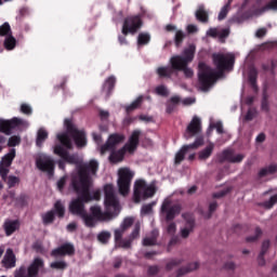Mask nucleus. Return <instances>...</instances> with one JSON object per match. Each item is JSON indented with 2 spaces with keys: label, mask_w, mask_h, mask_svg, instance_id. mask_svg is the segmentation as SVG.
Masks as SVG:
<instances>
[{
  "label": "nucleus",
  "mask_w": 277,
  "mask_h": 277,
  "mask_svg": "<svg viewBox=\"0 0 277 277\" xmlns=\"http://www.w3.org/2000/svg\"><path fill=\"white\" fill-rule=\"evenodd\" d=\"M196 55V45H189L183 51V55H174L170 58V66H162L157 68V75L160 79H172V75L183 72L186 79L194 77V69L189 64L194 62Z\"/></svg>",
  "instance_id": "nucleus-1"
},
{
  "label": "nucleus",
  "mask_w": 277,
  "mask_h": 277,
  "mask_svg": "<svg viewBox=\"0 0 277 277\" xmlns=\"http://www.w3.org/2000/svg\"><path fill=\"white\" fill-rule=\"evenodd\" d=\"M56 138L60 144L54 145L53 153L62 159L57 161L60 170H66V163L77 166L79 158L77 155L68 153V150H72V138H70V135L68 133H58Z\"/></svg>",
  "instance_id": "nucleus-2"
},
{
  "label": "nucleus",
  "mask_w": 277,
  "mask_h": 277,
  "mask_svg": "<svg viewBox=\"0 0 277 277\" xmlns=\"http://www.w3.org/2000/svg\"><path fill=\"white\" fill-rule=\"evenodd\" d=\"M98 172V161L92 159L89 162L83 163L78 169V174L72 175L71 177V185H79L80 187H87L90 189L92 186V180L90 177V174L92 176H96V173Z\"/></svg>",
  "instance_id": "nucleus-3"
},
{
  "label": "nucleus",
  "mask_w": 277,
  "mask_h": 277,
  "mask_svg": "<svg viewBox=\"0 0 277 277\" xmlns=\"http://www.w3.org/2000/svg\"><path fill=\"white\" fill-rule=\"evenodd\" d=\"M74 192H76L78 198L71 200L69 203V211L72 215H81L87 212L85 211V203L92 202V193L90 188L84 186H79L77 184H71Z\"/></svg>",
  "instance_id": "nucleus-4"
},
{
  "label": "nucleus",
  "mask_w": 277,
  "mask_h": 277,
  "mask_svg": "<svg viewBox=\"0 0 277 277\" xmlns=\"http://www.w3.org/2000/svg\"><path fill=\"white\" fill-rule=\"evenodd\" d=\"M90 212L91 214H89L87 211L80 215L88 228H94L96 226V220L98 222H109L114 220V214H111V212H103L98 206H92L90 208Z\"/></svg>",
  "instance_id": "nucleus-5"
},
{
  "label": "nucleus",
  "mask_w": 277,
  "mask_h": 277,
  "mask_svg": "<svg viewBox=\"0 0 277 277\" xmlns=\"http://www.w3.org/2000/svg\"><path fill=\"white\" fill-rule=\"evenodd\" d=\"M217 80V74L213 68L209 67L206 63L198 65V81L202 92H208L209 88Z\"/></svg>",
  "instance_id": "nucleus-6"
},
{
  "label": "nucleus",
  "mask_w": 277,
  "mask_h": 277,
  "mask_svg": "<svg viewBox=\"0 0 277 277\" xmlns=\"http://www.w3.org/2000/svg\"><path fill=\"white\" fill-rule=\"evenodd\" d=\"M104 195H105L104 205L106 207V213H111L113 220H114V217H118V214L120 213V202L116 197V190H114V184H106L104 186Z\"/></svg>",
  "instance_id": "nucleus-7"
},
{
  "label": "nucleus",
  "mask_w": 277,
  "mask_h": 277,
  "mask_svg": "<svg viewBox=\"0 0 277 277\" xmlns=\"http://www.w3.org/2000/svg\"><path fill=\"white\" fill-rule=\"evenodd\" d=\"M133 176H135V173H133L129 168H121L118 170L117 185L121 196H129Z\"/></svg>",
  "instance_id": "nucleus-8"
},
{
  "label": "nucleus",
  "mask_w": 277,
  "mask_h": 277,
  "mask_svg": "<svg viewBox=\"0 0 277 277\" xmlns=\"http://www.w3.org/2000/svg\"><path fill=\"white\" fill-rule=\"evenodd\" d=\"M155 186L146 184L144 180H136L134 183V202H141L142 198L146 200V198H153L156 194Z\"/></svg>",
  "instance_id": "nucleus-9"
},
{
  "label": "nucleus",
  "mask_w": 277,
  "mask_h": 277,
  "mask_svg": "<svg viewBox=\"0 0 277 277\" xmlns=\"http://www.w3.org/2000/svg\"><path fill=\"white\" fill-rule=\"evenodd\" d=\"M212 62L216 70H219V72L223 75L224 70L233 69V66L235 64V56L224 53H213Z\"/></svg>",
  "instance_id": "nucleus-10"
},
{
  "label": "nucleus",
  "mask_w": 277,
  "mask_h": 277,
  "mask_svg": "<svg viewBox=\"0 0 277 277\" xmlns=\"http://www.w3.org/2000/svg\"><path fill=\"white\" fill-rule=\"evenodd\" d=\"M65 127L67 129V135H70L72 140L75 141V144L78 148H83L85 144H88V141L85 138V132L83 130H78L77 127L72 123V120L65 119Z\"/></svg>",
  "instance_id": "nucleus-11"
},
{
  "label": "nucleus",
  "mask_w": 277,
  "mask_h": 277,
  "mask_svg": "<svg viewBox=\"0 0 277 277\" xmlns=\"http://www.w3.org/2000/svg\"><path fill=\"white\" fill-rule=\"evenodd\" d=\"M142 25H144V22L142 21V16L140 15L128 16L123 21L121 34H123V36H129V34L134 36V34H137V31L142 29Z\"/></svg>",
  "instance_id": "nucleus-12"
},
{
  "label": "nucleus",
  "mask_w": 277,
  "mask_h": 277,
  "mask_svg": "<svg viewBox=\"0 0 277 277\" xmlns=\"http://www.w3.org/2000/svg\"><path fill=\"white\" fill-rule=\"evenodd\" d=\"M25 127H27V121L17 117L10 120L0 119V133H4V135H12L14 129H25Z\"/></svg>",
  "instance_id": "nucleus-13"
},
{
  "label": "nucleus",
  "mask_w": 277,
  "mask_h": 277,
  "mask_svg": "<svg viewBox=\"0 0 277 277\" xmlns=\"http://www.w3.org/2000/svg\"><path fill=\"white\" fill-rule=\"evenodd\" d=\"M205 144V138L202 136H198L193 144L183 145L182 148L175 154L174 163L176 166L183 163L185 161V155L189 153V150H196V148H200Z\"/></svg>",
  "instance_id": "nucleus-14"
},
{
  "label": "nucleus",
  "mask_w": 277,
  "mask_h": 277,
  "mask_svg": "<svg viewBox=\"0 0 277 277\" xmlns=\"http://www.w3.org/2000/svg\"><path fill=\"white\" fill-rule=\"evenodd\" d=\"M36 167L41 172H47L48 176L55 174V160L51 156H40L36 159Z\"/></svg>",
  "instance_id": "nucleus-15"
},
{
  "label": "nucleus",
  "mask_w": 277,
  "mask_h": 277,
  "mask_svg": "<svg viewBox=\"0 0 277 277\" xmlns=\"http://www.w3.org/2000/svg\"><path fill=\"white\" fill-rule=\"evenodd\" d=\"M182 207L179 203L172 206V201L164 200L161 206V213L166 214V222H172L176 215H181Z\"/></svg>",
  "instance_id": "nucleus-16"
},
{
  "label": "nucleus",
  "mask_w": 277,
  "mask_h": 277,
  "mask_svg": "<svg viewBox=\"0 0 277 277\" xmlns=\"http://www.w3.org/2000/svg\"><path fill=\"white\" fill-rule=\"evenodd\" d=\"M122 142H124V134H110L106 143L101 146V155H105V153L116 149V146H118V144H122Z\"/></svg>",
  "instance_id": "nucleus-17"
},
{
  "label": "nucleus",
  "mask_w": 277,
  "mask_h": 277,
  "mask_svg": "<svg viewBox=\"0 0 277 277\" xmlns=\"http://www.w3.org/2000/svg\"><path fill=\"white\" fill-rule=\"evenodd\" d=\"M250 3H254L251 12L255 16H261V14H265V12H269V10H277V0H271L266 5L262 8H261V4H258L256 1L254 0L248 3H246V0H245L242 8H246V5H250Z\"/></svg>",
  "instance_id": "nucleus-18"
},
{
  "label": "nucleus",
  "mask_w": 277,
  "mask_h": 277,
  "mask_svg": "<svg viewBox=\"0 0 277 277\" xmlns=\"http://www.w3.org/2000/svg\"><path fill=\"white\" fill-rule=\"evenodd\" d=\"M243 159H246L243 154L235 156V151L233 149H225L219 155L220 163H224V161H228L229 163H241Z\"/></svg>",
  "instance_id": "nucleus-19"
},
{
  "label": "nucleus",
  "mask_w": 277,
  "mask_h": 277,
  "mask_svg": "<svg viewBox=\"0 0 277 277\" xmlns=\"http://www.w3.org/2000/svg\"><path fill=\"white\" fill-rule=\"evenodd\" d=\"M140 238V223H135L132 233L129 235L128 238L119 240L116 243V248H123L124 250L131 249V246L135 239Z\"/></svg>",
  "instance_id": "nucleus-20"
},
{
  "label": "nucleus",
  "mask_w": 277,
  "mask_h": 277,
  "mask_svg": "<svg viewBox=\"0 0 277 277\" xmlns=\"http://www.w3.org/2000/svg\"><path fill=\"white\" fill-rule=\"evenodd\" d=\"M74 254L75 245L70 242H65L51 252V256H74Z\"/></svg>",
  "instance_id": "nucleus-21"
},
{
  "label": "nucleus",
  "mask_w": 277,
  "mask_h": 277,
  "mask_svg": "<svg viewBox=\"0 0 277 277\" xmlns=\"http://www.w3.org/2000/svg\"><path fill=\"white\" fill-rule=\"evenodd\" d=\"M185 220V226L181 229V237L182 239H187L190 233H194V228H196V220L194 216L189 214L182 215Z\"/></svg>",
  "instance_id": "nucleus-22"
},
{
  "label": "nucleus",
  "mask_w": 277,
  "mask_h": 277,
  "mask_svg": "<svg viewBox=\"0 0 277 277\" xmlns=\"http://www.w3.org/2000/svg\"><path fill=\"white\" fill-rule=\"evenodd\" d=\"M140 135H142V131L134 130L130 135L128 143L123 146L128 149L130 155H133V153L137 150V146H140Z\"/></svg>",
  "instance_id": "nucleus-23"
},
{
  "label": "nucleus",
  "mask_w": 277,
  "mask_h": 277,
  "mask_svg": "<svg viewBox=\"0 0 277 277\" xmlns=\"http://www.w3.org/2000/svg\"><path fill=\"white\" fill-rule=\"evenodd\" d=\"M44 268V260L41 258H35L34 261L27 267L28 277H38L40 269Z\"/></svg>",
  "instance_id": "nucleus-24"
},
{
  "label": "nucleus",
  "mask_w": 277,
  "mask_h": 277,
  "mask_svg": "<svg viewBox=\"0 0 277 277\" xmlns=\"http://www.w3.org/2000/svg\"><path fill=\"white\" fill-rule=\"evenodd\" d=\"M200 131H202V122L200 121V118L194 117L186 128L188 137H194V135H198Z\"/></svg>",
  "instance_id": "nucleus-25"
},
{
  "label": "nucleus",
  "mask_w": 277,
  "mask_h": 277,
  "mask_svg": "<svg viewBox=\"0 0 277 277\" xmlns=\"http://www.w3.org/2000/svg\"><path fill=\"white\" fill-rule=\"evenodd\" d=\"M108 151H110V155L108 157V161L110 163H120V161H124V155L129 153L124 146L118 150L109 149Z\"/></svg>",
  "instance_id": "nucleus-26"
},
{
  "label": "nucleus",
  "mask_w": 277,
  "mask_h": 277,
  "mask_svg": "<svg viewBox=\"0 0 277 277\" xmlns=\"http://www.w3.org/2000/svg\"><path fill=\"white\" fill-rule=\"evenodd\" d=\"M114 88H116V77L110 76L104 81L102 85V92L106 94V98H109V96H111Z\"/></svg>",
  "instance_id": "nucleus-27"
},
{
  "label": "nucleus",
  "mask_w": 277,
  "mask_h": 277,
  "mask_svg": "<svg viewBox=\"0 0 277 277\" xmlns=\"http://www.w3.org/2000/svg\"><path fill=\"white\" fill-rule=\"evenodd\" d=\"M2 265L8 269L16 267V255L14 254V250L6 249L4 258L2 259Z\"/></svg>",
  "instance_id": "nucleus-28"
},
{
  "label": "nucleus",
  "mask_w": 277,
  "mask_h": 277,
  "mask_svg": "<svg viewBox=\"0 0 277 277\" xmlns=\"http://www.w3.org/2000/svg\"><path fill=\"white\" fill-rule=\"evenodd\" d=\"M21 228V222L18 220H6L4 222V232L6 237H10L11 235H14L16 230Z\"/></svg>",
  "instance_id": "nucleus-29"
},
{
  "label": "nucleus",
  "mask_w": 277,
  "mask_h": 277,
  "mask_svg": "<svg viewBox=\"0 0 277 277\" xmlns=\"http://www.w3.org/2000/svg\"><path fill=\"white\" fill-rule=\"evenodd\" d=\"M16 159V149L11 148L10 151L4 155L0 161V166H4L5 168H10L12 166V162Z\"/></svg>",
  "instance_id": "nucleus-30"
},
{
  "label": "nucleus",
  "mask_w": 277,
  "mask_h": 277,
  "mask_svg": "<svg viewBox=\"0 0 277 277\" xmlns=\"http://www.w3.org/2000/svg\"><path fill=\"white\" fill-rule=\"evenodd\" d=\"M215 148V145L213 143H210L205 149L198 153V159L200 161H207L211 155H213V150Z\"/></svg>",
  "instance_id": "nucleus-31"
},
{
  "label": "nucleus",
  "mask_w": 277,
  "mask_h": 277,
  "mask_svg": "<svg viewBox=\"0 0 277 277\" xmlns=\"http://www.w3.org/2000/svg\"><path fill=\"white\" fill-rule=\"evenodd\" d=\"M49 140V132L44 130V128H41L37 132V138H36V144L40 148Z\"/></svg>",
  "instance_id": "nucleus-32"
},
{
  "label": "nucleus",
  "mask_w": 277,
  "mask_h": 277,
  "mask_svg": "<svg viewBox=\"0 0 277 277\" xmlns=\"http://www.w3.org/2000/svg\"><path fill=\"white\" fill-rule=\"evenodd\" d=\"M200 267V264L198 262L189 263L187 266L181 267L177 271V277L185 276V274H189V272H194V269H198Z\"/></svg>",
  "instance_id": "nucleus-33"
},
{
  "label": "nucleus",
  "mask_w": 277,
  "mask_h": 277,
  "mask_svg": "<svg viewBox=\"0 0 277 277\" xmlns=\"http://www.w3.org/2000/svg\"><path fill=\"white\" fill-rule=\"evenodd\" d=\"M195 16L199 23H209V13L205 10V6H199Z\"/></svg>",
  "instance_id": "nucleus-34"
},
{
  "label": "nucleus",
  "mask_w": 277,
  "mask_h": 277,
  "mask_svg": "<svg viewBox=\"0 0 277 277\" xmlns=\"http://www.w3.org/2000/svg\"><path fill=\"white\" fill-rule=\"evenodd\" d=\"M179 103H181V97L177 95L172 96L167 103V114H173Z\"/></svg>",
  "instance_id": "nucleus-35"
},
{
  "label": "nucleus",
  "mask_w": 277,
  "mask_h": 277,
  "mask_svg": "<svg viewBox=\"0 0 277 277\" xmlns=\"http://www.w3.org/2000/svg\"><path fill=\"white\" fill-rule=\"evenodd\" d=\"M277 172V166L276 164H269L266 168H262L259 173L258 176L259 179H263L265 176H267V174H276Z\"/></svg>",
  "instance_id": "nucleus-36"
},
{
  "label": "nucleus",
  "mask_w": 277,
  "mask_h": 277,
  "mask_svg": "<svg viewBox=\"0 0 277 277\" xmlns=\"http://www.w3.org/2000/svg\"><path fill=\"white\" fill-rule=\"evenodd\" d=\"M157 237H159V232L153 230L151 237H147V238L143 239V246H145V247L157 246Z\"/></svg>",
  "instance_id": "nucleus-37"
},
{
  "label": "nucleus",
  "mask_w": 277,
  "mask_h": 277,
  "mask_svg": "<svg viewBox=\"0 0 277 277\" xmlns=\"http://www.w3.org/2000/svg\"><path fill=\"white\" fill-rule=\"evenodd\" d=\"M3 183H5L9 187V189H12L13 187H16V185L21 184V177L16 175H9Z\"/></svg>",
  "instance_id": "nucleus-38"
},
{
  "label": "nucleus",
  "mask_w": 277,
  "mask_h": 277,
  "mask_svg": "<svg viewBox=\"0 0 277 277\" xmlns=\"http://www.w3.org/2000/svg\"><path fill=\"white\" fill-rule=\"evenodd\" d=\"M259 77V71H256V68H251L249 71V83L253 88V90H259L256 87V79Z\"/></svg>",
  "instance_id": "nucleus-39"
},
{
  "label": "nucleus",
  "mask_w": 277,
  "mask_h": 277,
  "mask_svg": "<svg viewBox=\"0 0 277 277\" xmlns=\"http://www.w3.org/2000/svg\"><path fill=\"white\" fill-rule=\"evenodd\" d=\"M150 42V34L148 32H140L137 36V44L138 47H146Z\"/></svg>",
  "instance_id": "nucleus-40"
},
{
  "label": "nucleus",
  "mask_w": 277,
  "mask_h": 277,
  "mask_svg": "<svg viewBox=\"0 0 277 277\" xmlns=\"http://www.w3.org/2000/svg\"><path fill=\"white\" fill-rule=\"evenodd\" d=\"M15 48H16V38H14L12 35L8 36L4 39V49H6V51H14Z\"/></svg>",
  "instance_id": "nucleus-41"
},
{
  "label": "nucleus",
  "mask_w": 277,
  "mask_h": 277,
  "mask_svg": "<svg viewBox=\"0 0 277 277\" xmlns=\"http://www.w3.org/2000/svg\"><path fill=\"white\" fill-rule=\"evenodd\" d=\"M42 222L47 226L48 224H53L55 222V211H48L42 215Z\"/></svg>",
  "instance_id": "nucleus-42"
},
{
  "label": "nucleus",
  "mask_w": 277,
  "mask_h": 277,
  "mask_svg": "<svg viewBox=\"0 0 277 277\" xmlns=\"http://www.w3.org/2000/svg\"><path fill=\"white\" fill-rule=\"evenodd\" d=\"M142 101H144L143 96H138L131 105L127 106L126 111L127 114H131V111H135L140 105H142Z\"/></svg>",
  "instance_id": "nucleus-43"
},
{
  "label": "nucleus",
  "mask_w": 277,
  "mask_h": 277,
  "mask_svg": "<svg viewBox=\"0 0 277 277\" xmlns=\"http://www.w3.org/2000/svg\"><path fill=\"white\" fill-rule=\"evenodd\" d=\"M109 239H111V233L109 232H102L97 235V241L100 243H109Z\"/></svg>",
  "instance_id": "nucleus-44"
},
{
  "label": "nucleus",
  "mask_w": 277,
  "mask_h": 277,
  "mask_svg": "<svg viewBox=\"0 0 277 277\" xmlns=\"http://www.w3.org/2000/svg\"><path fill=\"white\" fill-rule=\"evenodd\" d=\"M54 209L58 217H64V215L66 214V208H64L62 201H56L54 205Z\"/></svg>",
  "instance_id": "nucleus-45"
},
{
  "label": "nucleus",
  "mask_w": 277,
  "mask_h": 277,
  "mask_svg": "<svg viewBox=\"0 0 277 277\" xmlns=\"http://www.w3.org/2000/svg\"><path fill=\"white\" fill-rule=\"evenodd\" d=\"M261 235H263V229L255 227V235L247 237L246 241H248V243H254V241H259Z\"/></svg>",
  "instance_id": "nucleus-46"
},
{
  "label": "nucleus",
  "mask_w": 277,
  "mask_h": 277,
  "mask_svg": "<svg viewBox=\"0 0 277 277\" xmlns=\"http://www.w3.org/2000/svg\"><path fill=\"white\" fill-rule=\"evenodd\" d=\"M184 40H185V32H183V30H177L174 37L175 47H180L181 44H183Z\"/></svg>",
  "instance_id": "nucleus-47"
},
{
  "label": "nucleus",
  "mask_w": 277,
  "mask_h": 277,
  "mask_svg": "<svg viewBox=\"0 0 277 277\" xmlns=\"http://www.w3.org/2000/svg\"><path fill=\"white\" fill-rule=\"evenodd\" d=\"M50 267L52 269H66V267H68V264L65 261H56V262H52L50 264Z\"/></svg>",
  "instance_id": "nucleus-48"
},
{
  "label": "nucleus",
  "mask_w": 277,
  "mask_h": 277,
  "mask_svg": "<svg viewBox=\"0 0 277 277\" xmlns=\"http://www.w3.org/2000/svg\"><path fill=\"white\" fill-rule=\"evenodd\" d=\"M124 233H127V230L123 229L122 227H119V228L115 229L114 235H115V243L116 245L119 243V241L122 240V237H123Z\"/></svg>",
  "instance_id": "nucleus-49"
},
{
  "label": "nucleus",
  "mask_w": 277,
  "mask_h": 277,
  "mask_svg": "<svg viewBox=\"0 0 277 277\" xmlns=\"http://www.w3.org/2000/svg\"><path fill=\"white\" fill-rule=\"evenodd\" d=\"M154 207H155V202L144 205L141 209L142 215H150V213H153Z\"/></svg>",
  "instance_id": "nucleus-50"
},
{
  "label": "nucleus",
  "mask_w": 277,
  "mask_h": 277,
  "mask_svg": "<svg viewBox=\"0 0 277 277\" xmlns=\"http://www.w3.org/2000/svg\"><path fill=\"white\" fill-rule=\"evenodd\" d=\"M277 203V195H273L269 200L264 201L262 203V207H264L265 209H272V207H274V205Z\"/></svg>",
  "instance_id": "nucleus-51"
},
{
  "label": "nucleus",
  "mask_w": 277,
  "mask_h": 277,
  "mask_svg": "<svg viewBox=\"0 0 277 277\" xmlns=\"http://www.w3.org/2000/svg\"><path fill=\"white\" fill-rule=\"evenodd\" d=\"M228 10H230L229 3H226L219 13V21H224L228 16Z\"/></svg>",
  "instance_id": "nucleus-52"
},
{
  "label": "nucleus",
  "mask_w": 277,
  "mask_h": 277,
  "mask_svg": "<svg viewBox=\"0 0 277 277\" xmlns=\"http://www.w3.org/2000/svg\"><path fill=\"white\" fill-rule=\"evenodd\" d=\"M133 217H126L121 223L120 228H122L123 230H129V228L133 226Z\"/></svg>",
  "instance_id": "nucleus-53"
},
{
  "label": "nucleus",
  "mask_w": 277,
  "mask_h": 277,
  "mask_svg": "<svg viewBox=\"0 0 277 277\" xmlns=\"http://www.w3.org/2000/svg\"><path fill=\"white\" fill-rule=\"evenodd\" d=\"M181 263H183V260L181 259L171 260L169 263H167L166 268L168 269V272H170V269H174V267H179Z\"/></svg>",
  "instance_id": "nucleus-54"
},
{
  "label": "nucleus",
  "mask_w": 277,
  "mask_h": 277,
  "mask_svg": "<svg viewBox=\"0 0 277 277\" xmlns=\"http://www.w3.org/2000/svg\"><path fill=\"white\" fill-rule=\"evenodd\" d=\"M217 210V202L214 201L210 203L209 206V212L205 215L206 220H210V217L213 215V213Z\"/></svg>",
  "instance_id": "nucleus-55"
},
{
  "label": "nucleus",
  "mask_w": 277,
  "mask_h": 277,
  "mask_svg": "<svg viewBox=\"0 0 277 277\" xmlns=\"http://www.w3.org/2000/svg\"><path fill=\"white\" fill-rule=\"evenodd\" d=\"M12 32V28L10 27L9 23H4L0 26V36H8Z\"/></svg>",
  "instance_id": "nucleus-56"
},
{
  "label": "nucleus",
  "mask_w": 277,
  "mask_h": 277,
  "mask_svg": "<svg viewBox=\"0 0 277 277\" xmlns=\"http://www.w3.org/2000/svg\"><path fill=\"white\" fill-rule=\"evenodd\" d=\"M32 250L37 252L38 254H43L44 253V247L40 242V240H37L32 243Z\"/></svg>",
  "instance_id": "nucleus-57"
},
{
  "label": "nucleus",
  "mask_w": 277,
  "mask_h": 277,
  "mask_svg": "<svg viewBox=\"0 0 277 277\" xmlns=\"http://www.w3.org/2000/svg\"><path fill=\"white\" fill-rule=\"evenodd\" d=\"M14 277H29V272H27V266H22L15 272Z\"/></svg>",
  "instance_id": "nucleus-58"
},
{
  "label": "nucleus",
  "mask_w": 277,
  "mask_h": 277,
  "mask_svg": "<svg viewBox=\"0 0 277 277\" xmlns=\"http://www.w3.org/2000/svg\"><path fill=\"white\" fill-rule=\"evenodd\" d=\"M155 92L159 96H168V88H166L163 84L156 87Z\"/></svg>",
  "instance_id": "nucleus-59"
},
{
  "label": "nucleus",
  "mask_w": 277,
  "mask_h": 277,
  "mask_svg": "<svg viewBox=\"0 0 277 277\" xmlns=\"http://www.w3.org/2000/svg\"><path fill=\"white\" fill-rule=\"evenodd\" d=\"M10 167H4L2 164H0V176H1V180L4 181L6 180L10 175Z\"/></svg>",
  "instance_id": "nucleus-60"
},
{
  "label": "nucleus",
  "mask_w": 277,
  "mask_h": 277,
  "mask_svg": "<svg viewBox=\"0 0 277 277\" xmlns=\"http://www.w3.org/2000/svg\"><path fill=\"white\" fill-rule=\"evenodd\" d=\"M18 144H21V136H16V135H14V136H11L10 138H9V142H8V146L9 147H14V146H18Z\"/></svg>",
  "instance_id": "nucleus-61"
},
{
  "label": "nucleus",
  "mask_w": 277,
  "mask_h": 277,
  "mask_svg": "<svg viewBox=\"0 0 277 277\" xmlns=\"http://www.w3.org/2000/svg\"><path fill=\"white\" fill-rule=\"evenodd\" d=\"M261 107L263 111H266V113L269 111V101L266 93L263 94Z\"/></svg>",
  "instance_id": "nucleus-62"
},
{
  "label": "nucleus",
  "mask_w": 277,
  "mask_h": 277,
  "mask_svg": "<svg viewBox=\"0 0 277 277\" xmlns=\"http://www.w3.org/2000/svg\"><path fill=\"white\" fill-rule=\"evenodd\" d=\"M27 195H19L17 198H15L17 207H25V205H27Z\"/></svg>",
  "instance_id": "nucleus-63"
},
{
  "label": "nucleus",
  "mask_w": 277,
  "mask_h": 277,
  "mask_svg": "<svg viewBox=\"0 0 277 277\" xmlns=\"http://www.w3.org/2000/svg\"><path fill=\"white\" fill-rule=\"evenodd\" d=\"M269 246H271L269 240H264L262 242V247L260 251V254H262V256H265L267 254V251L269 250Z\"/></svg>",
  "instance_id": "nucleus-64"
}]
</instances>
